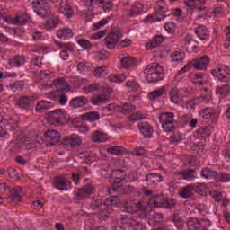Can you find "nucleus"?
I'll list each match as a JSON object with an SVG mask.
<instances>
[{"label":"nucleus","instance_id":"obj_38","mask_svg":"<svg viewBox=\"0 0 230 230\" xmlns=\"http://www.w3.org/2000/svg\"><path fill=\"white\" fill-rule=\"evenodd\" d=\"M30 21H31V18L26 14H23L21 16H15L13 20H12V24H18L19 26H22L23 24H26V22H30Z\"/></svg>","mask_w":230,"mask_h":230},{"label":"nucleus","instance_id":"obj_31","mask_svg":"<svg viewBox=\"0 0 230 230\" xmlns=\"http://www.w3.org/2000/svg\"><path fill=\"white\" fill-rule=\"evenodd\" d=\"M164 41V37L161 35H156L153 38L150 43L146 45V49H154V48H157L158 46H161L163 42Z\"/></svg>","mask_w":230,"mask_h":230},{"label":"nucleus","instance_id":"obj_64","mask_svg":"<svg viewBox=\"0 0 230 230\" xmlns=\"http://www.w3.org/2000/svg\"><path fill=\"white\" fill-rule=\"evenodd\" d=\"M181 141H182V133L177 132L171 137V143H181Z\"/></svg>","mask_w":230,"mask_h":230},{"label":"nucleus","instance_id":"obj_7","mask_svg":"<svg viewBox=\"0 0 230 230\" xmlns=\"http://www.w3.org/2000/svg\"><path fill=\"white\" fill-rule=\"evenodd\" d=\"M187 227L189 230H208L211 227V221L209 219L199 220L197 217H191L187 222Z\"/></svg>","mask_w":230,"mask_h":230},{"label":"nucleus","instance_id":"obj_51","mask_svg":"<svg viewBox=\"0 0 230 230\" xmlns=\"http://www.w3.org/2000/svg\"><path fill=\"white\" fill-rule=\"evenodd\" d=\"M163 220H164V214L161 212H154L151 217V222H153V224H160Z\"/></svg>","mask_w":230,"mask_h":230},{"label":"nucleus","instance_id":"obj_13","mask_svg":"<svg viewBox=\"0 0 230 230\" xmlns=\"http://www.w3.org/2000/svg\"><path fill=\"white\" fill-rule=\"evenodd\" d=\"M53 186L61 191H67V186H71V181H68L67 178L64 176H58L54 178Z\"/></svg>","mask_w":230,"mask_h":230},{"label":"nucleus","instance_id":"obj_41","mask_svg":"<svg viewBox=\"0 0 230 230\" xmlns=\"http://www.w3.org/2000/svg\"><path fill=\"white\" fill-rule=\"evenodd\" d=\"M132 111H136V106L132 104L125 103L121 106L117 105V112H121V114H128Z\"/></svg>","mask_w":230,"mask_h":230},{"label":"nucleus","instance_id":"obj_24","mask_svg":"<svg viewBox=\"0 0 230 230\" xmlns=\"http://www.w3.org/2000/svg\"><path fill=\"white\" fill-rule=\"evenodd\" d=\"M208 136H211V128L208 126H204L199 128L195 133L194 137L197 139H204V137H208Z\"/></svg>","mask_w":230,"mask_h":230},{"label":"nucleus","instance_id":"obj_37","mask_svg":"<svg viewBox=\"0 0 230 230\" xmlns=\"http://www.w3.org/2000/svg\"><path fill=\"white\" fill-rule=\"evenodd\" d=\"M165 93H166V87L162 86L157 90L150 92L148 94V98L149 100H153V101L157 100V98H161V96H163V94H164Z\"/></svg>","mask_w":230,"mask_h":230},{"label":"nucleus","instance_id":"obj_32","mask_svg":"<svg viewBox=\"0 0 230 230\" xmlns=\"http://www.w3.org/2000/svg\"><path fill=\"white\" fill-rule=\"evenodd\" d=\"M111 177L118 184H119V182L125 181L127 173L123 170L117 169L112 171Z\"/></svg>","mask_w":230,"mask_h":230},{"label":"nucleus","instance_id":"obj_35","mask_svg":"<svg viewBox=\"0 0 230 230\" xmlns=\"http://www.w3.org/2000/svg\"><path fill=\"white\" fill-rule=\"evenodd\" d=\"M106 152L111 155H123L125 154V147L123 146H114L108 147Z\"/></svg>","mask_w":230,"mask_h":230},{"label":"nucleus","instance_id":"obj_26","mask_svg":"<svg viewBox=\"0 0 230 230\" xmlns=\"http://www.w3.org/2000/svg\"><path fill=\"white\" fill-rule=\"evenodd\" d=\"M93 190H94V187L91 184H86L83 189L79 190L77 192L79 200H83L85 197H89V195L93 193Z\"/></svg>","mask_w":230,"mask_h":230},{"label":"nucleus","instance_id":"obj_45","mask_svg":"<svg viewBox=\"0 0 230 230\" xmlns=\"http://www.w3.org/2000/svg\"><path fill=\"white\" fill-rule=\"evenodd\" d=\"M58 16H50V18L47 21L46 29L53 30L56 26H58Z\"/></svg>","mask_w":230,"mask_h":230},{"label":"nucleus","instance_id":"obj_21","mask_svg":"<svg viewBox=\"0 0 230 230\" xmlns=\"http://www.w3.org/2000/svg\"><path fill=\"white\" fill-rule=\"evenodd\" d=\"M188 13H192L195 8H201L202 4H206V0H189L185 2Z\"/></svg>","mask_w":230,"mask_h":230},{"label":"nucleus","instance_id":"obj_60","mask_svg":"<svg viewBox=\"0 0 230 230\" xmlns=\"http://www.w3.org/2000/svg\"><path fill=\"white\" fill-rule=\"evenodd\" d=\"M213 109L211 108H205L199 111V116L203 118V119H209V116Z\"/></svg>","mask_w":230,"mask_h":230},{"label":"nucleus","instance_id":"obj_48","mask_svg":"<svg viewBox=\"0 0 230 230\" xmlns=\"http://www.w3.org/2000/svg\"><path fill=\"white\" fill-rule=\"evenodd\" d=\"M171 57L172 58V62H182V60H184V58H186V54L184 52L176 50V51L172 52Z\"/></svg>","mask_w":230,"mask_h":230},{"label":"nucleus","instance_id":"obj_30","mask_svg":"<svg viewBox=\"0 0 230 230\" xmlns=\"http://www.w3.org/2000/svg\"><path fill=\"white\" fill-rule=\"evenodd\" d=\"M53 107V103L49 101H39L36 104V111L38 112H46V111H49Z\"/></svg>","mask_w":230,"mask_h":230},{"label":"nucleus","instance_id":"obj_4","mask_svg":"<svg viewBox=\"0 0 230 230\" xmlns=\"http://www.w3.org/2000/svg\"><path fill=\"white\" fill-rule=\"evenodd\" d=\"M121 39H123V30L119 27H112L102 42L107 49H114L116 44H118Z\"/></svg>","mask_w":230,"mask_h":230},{"label":"nucleus","instance_id":"obj_6","mask_svg":"<svg viewBox=\"0 0 230 230\" xmlns=\"http://www.w3.org/2000/svg\"><path fill=\"white\" fill-rule=\"evenodd\" d=\"M32 8L37 15H40V17H43L44 19L51 15L49 3L46 0H34L32 2Z\"/></svg>","mask_w":230,"mask_h":230},{"label":"nucleus","instance_id":"obj_16","mask_svg":"<svg viewBox=\"0 0 230 230\" xmlns=\"http://www.w3.org/2000/svg\"><path fill=\"white\" fill-rule=\"evenodd\" d=\"M63 145L72 146V148H75V146H80V145H82V137L76 134H73L63 140Z\"/></svg>","mask_w":230,"mask_h":230},{"label":"nucleus","instance_id":"obj_62","mask_svg":"<svg viewBox=\"0 0 230 230\" xmlns=\"http://www.w3.org/2000/svg\"><path fill=\"white\" fill-rule=\"evenodd\" d=\"M164 30L167 33H173L175 31V23L173 22H168L164 25Z\"/></svg>","mask_w":230,"mask_h":230},{"label":"nucleus","instance_id":"obj_29","mask_svg":"<svg viewBox=\"0 0 230 230\" xmlns=\"http://www.w3.org/2000/svg\"><path fill=\"white\" fill-rule=\"evenodd\" d=\"M11 67H21L26 64V58L24 56H15L9 60Z\"/></svg>","mask_w":230,"mask_h":230},{"label":"nucleus","instance_id":"obj_28","mask_svg":"<svg viewBox=\"0 0 230 230\" xmlns=\"http://www.w3.org/2000/svg\"><path fill=\"white\" fill-rule=\"evenodd\" d=\"M194 190L195 187H193V185H187L179 191V196L181 197V199H190L193 197Z\"/></svg>","mask_w":230,"mask_h":230},{"label":"nucleus","instance_id":"obj_56","mask_svg":"<svg viewBox=\"0 0 230 230\" xmlns=\"http://www.w3.org/2000/svg\"><path fill=\"white\" fill-rule=\"evenodd\" d=\"M77 43L81 48H83V49H91V48H93V43L85 39L78 40Z\"/></svg>","mask_w":230,"mask_h":230},{"label":"nucleus","instance_id":"obj_59","mask_svg":"<svg viewBox=\"0 0 230 230\" xmlns=\"http://www.w3.org/2000/svg\"><path fill=\"white\" fill-rule=\"evenodd\" d=\"M57 46L62 48L63 51H73V45L71 43H62L60 41H56Z\"/></svg>","mask_w":230,"mask_h":230},{"label":"nucleus","instance_id":"obj_8","mask_svg":"<svg viewBox=\"0 0 230 230\" xmlns=\"http://www.w3.org/2000/svg\"><path fill=\"white\" fill-rule=\"evenodd\" d=\"M146 206H148V202L146 203L145 201H138L134 203L132 201L125 202L123 208L127 213H137V211H146Z\"/></svg>","mask_w":230,"mask_h":230},{"label":"nucleus","instance_id":"obj_55","mask_svg":"<svg viewBox=\"0 0 230 230\" xmlns=\"http://www.w3.org/2000/svg\"><path fill=\"white\" fill-rule=\"evenodd\" d=\"M125 80H127V75H125V74H121L119 75H113V76L109 77V81L113 83V84L125 82Z\"/></svg>","mask_w":230,"mask_h":230},{"label":"nucleus","instance_id":"obj_33","mask_svg":"<svg viewBox=\"0 0 230 230\" xmlns=\"http://www.w3.org/2000/svg\"><path fill=\"white\" fill-rule=\"evenodd\" d=\"M194 33L198 35L199 39L200 40H206L208 37H209V31L204 27V26H199L194 30Z\"/></svg>","mask_w":230,"mask_h":230},{"label":"nucleus","instance_id":"obj_58","mask_svg":"<svg viewBox=\"0 0 230 230\" xmlns=\"http://www.w3.org/2000/svg\"><path fill=\"white\" fill-rule=\"evenodd\" d=\"M140 119H145V115L141 114V112H136L129 118L131 123H136V121H140Z\"/></svg>","mask_w":230,"mask_h":230},{"label":"nucleus","instance_id":"obj_9","mask_svg":"<svg viewBox=\"0 0 230 230\" xmlns=\"http://www.w3.org/2000/svg\"><path fill=\"white\" fill-rule=\"evenodd\" d=\"M84 3L87 8L94 4H102L103 12H111L114 8V0H84Z\"/></svg>","mask_w":230,"mask_h":230},{"label":"nucleus","instance_id":"obj_25","mask_svg":"<svg viewBox=\"0 0 230 230\" xmlns=\"http://www.w3.org/2000/svg\"><path fill=\"white\" fill-rule=\"evenodd\" d=\"M100 119V113L98 111H90L80 116L81 121H98Z\"/></svg>","mask_w":230,"mask_h":230},{"label":"nucleus","instance_id":"obj_20","mask_svg":"<svg viewBox=\"0 0 230 230\" xmlns=\"http://www.w3.org/2000/svg\"><path fill=\"white\" fill-rule=\"evenodd\" d=\"M210 60L209 57L202 56L199 59L194 60V69H197L198 71H205V69H208Z\"/></svg>","mask_w":230,"mask_h":230},{"label":"nucleus","instance_id":"obj_47","mask_svg":"<svg viewBox=\"0 0 230 230\" xmlns=\"http://www.w3.org/2000/svg\"><path fill=\"white\" fill-rule=\"evenodd\" d=\"M42 57H37L31 61V69H40L42 67Z\"/></svg>","mask_w":230,"mask_h":230},{"label":"nucleus","instance_id":"obj_50","mask_svg":"<svg viewBox=\"0 0 230 230\" xmlns=\"http://www.w3.org/2000/svg\"><path fill=\"white\" fill-rule=\"evenodd\" d=\"M143 8H144L143 4H141V3H137V4H135L131 7V10H130L131 13H130V15H131L132 17H134V16H136V15H139V13H140V12H143Z\"/></svg>","mask_w":230,"mask_h":230},{"label":"nucleus","instance_id":"obj_23","mask_svg":"<svg viewBox=\"0 0 230 230\" xmlns=\"http://www.w3.org/2000/svg\"><path fill=\"white\" fill-rule=\"evenodd\" d=\"M195 169H186L182 171H176L175 175H181L184 181H193L195 179Z\"/></svg>","mask_w":230,"mask_h":230},{"label":"nucleus","instance_id":"obj_44","mask_svg":"<svg viewBox=\"0 0 230 230\" xmlns=\"http://www.w3.org/2000/svg\"><path fill=\"white\" fill-rule=\"evenodd\" d=\"M31 103V99H30L28 96H22L17 101V105L20 106L21 109H26L27 107H30Z\"/></svg>","mask_w":230,"mask_h":230},{"label":"nucleus","instance_id":"obj_39","mask_svg":"<svg viewBox=\"0 0 230 230\" xmlns=\"http://www.w3.org/2000/svg\"><path fill=\"white\" fill-rule=\"evenodd\" d=\"M92 139L94 143H104V141H107V134L102 131H95L92 135Z\"/></svg>","mask_w":230,"mask_h":230},{"label":"nucleus","instance_id":"obj_36","mask_svg":"<svg viewBox=\"0 0 230 230\" xmlns=\"http://www.w3.org/2000/svg\"><path fill=\"white\" fill-rule=\"evenodd\" d=\"M91 102L93 105H103L109 102V97L106 94L94 95Z\"/></svg>","mask_w":230,"mask_h":230},{"label":"nucleus","instance_id":"obj_43","mask_svg":"<svg viewBox=\"0 0 230 230\" xmlns=\"http://www.w3.org/2000/svg\"><path fill=\"white\" fill-rule=\"evenodd\" d=\"M120 62L123 67L126 68L134 67V66H136V59L132 57H124Z\"/></svg>","mask_w":230,"mask_h":230},{"label":"nucleus","instance_id":"obj_63","mask_svg":"<svg viewBox=\"0 0 230 230\" xmlns=\"http://www.w3.org/2000/svg\"><path fill=\"white\" fill-rule=\"evenodd\" d=\"M172 222L176 226L178 229H182L184 227V223L182 222V219L180 217H173L172 218Z\"/></svg>","mask_w":230,"mask_h":230},{"label":"nucleus","instance_id":"obj_5","mask_svg":"<svg viewBox=\"0 0 230 230\" xmlns=\"http://www.w3.org/2000/svg\"><path fill=\"white\" fill-rule=\"evenodd\" d=\"M159 121L164 132L175 130V114L173 112H163L159 115Z\"/></svg>","mask_w":230,"mask_h":230},{"label":"nucleus","instance_id":"obj_19","mask_svg":"<svg viewBox=\"0 0 230 230\" xmlns=\"http://www.w3.org/2000/svg\"><path fill=\"white\" fill-rule=\"evenodd\" d=\"M87 103H89V99H87V97L77 96V97H74L73 99H71L70 107H72V109H80V108L87 105Z\"/></svg>","mask_w":230,"mask_h":230},{"label":"nucleus","instance_id":"obj_49","mask_svg":"<svg viewBox=\"0 0 230 230\" xmlns=\"http://www.w3.org/2000/svg\"><path fill=\"white\" fill-rule=\"evenodd\" d=\"M126 87L130 93H136L139 89V84L133 79L126 83Z\"/></svg>","mask_w":230,"mask_h":230},{"label":"nucleus","instance_id":"obj_52","mask_svg":"<svg viewBox=\"0 0 230 230\" xmlns=\"http://www.w3.org/2000/svg\"><path fill=\"white\" fill-rule=\"evenodd\" d=\"M107 75H109V72L107 71V66L98 67L94 71V76L96 78H102L103 76H107Z\"/></svg>","mask_w":230,"mask_h":230},{"label":"nucleus","instance_id":"obj_15","mask_svg":"<svg viewBox=\"0 0 230 230\" xmlns=\"http://www.w3.org/2000/svg\"><path fill=\"white\" fill-rule=\"evenodd\" d=\"M45 139L49 145H57L60 141V133L55 129L45 132Z\"/></svg>","mask_w":230,"mask_h":230},{"label":"nucleus","instance_id":"obj_11","mask_svg":"<svg viewBox=\"0 0 230 230\" xmlns=\"http://www.w3.org/2000/svg\"><path fill=\"white\" fill-rule=\"evenodd\" d=\"M155 10L157 13V17L155 19V21H163L164 19H166V17H168V5H166V4L164 3V1L160 0L156 3V5L155 7Z\"/></svg>","mask_w":230,"mask_h":230},{"label":"nucleus","instance_id":"obj_22","mask_svg":"<svg viewBox=\"0 0 230 230\" xmlns=\"http://www.w3.org/2000/svg\"><path fill=\"white\" fill-rule=\"evenodd\" d=\"M59 12L63 15H65L67 19H71L73 15H75V13L73 12V7L67 4V1L61 2Z\"/></svg>","mask_w":230,"mask_h":230},{"label":"nucleus","instance_id":"obj_27","mask_svg":"<svg viewBox=\"0 0 230 230\" xmlns=\"http://www.w3.org/2000/svg\"><path fill=\"white\" fill-rule=\"evenodd\" d=\"M190 14L193 15L196 21H199V19H206L208 17V10L205 7H198L192 10V13Z\"/></svg>","mask_w":230,"mask_h":230},{"label":"nucleus","instance_id":"obj_42","mask_svg":"<svg viewBox=\"0 0 230 230\" xmlns=\"http://www.w3.org/2000/svg\"><path fill=\"white\" fill-rule=\"evenodd\" d=\"M216 94H219L220 96H227V94H230V83L217 86L216 88Z\"/></svg>","mask_w":230,"mask_h":230},{"label":"nucleus","instance_id":"obj_54","mask_svg":"<svg viewBox=\"0 0 230 230\" xmlns=\"http://www.w3.org/2000/svg\"><path fill=\"white\" fill-rule=\"evenodd\" d=\"M119 199L118 198V196H111L105 199L104 206H106V208H109L111 206H116V204H119Z\"/></svg>","mask_w":230,"mask_h":230},{"label":"nucleus","instance_id":"obj_34","mask_svg":"<svg viewBox=\"0 0 230 230\" xmlns=\"http://www.w3.org/2000/svg\"><path fill=\"white\" fill-rule=\"evenodd\" d=\"M57 35L58 39H63L64 40H66L73 37V30L69 28H61L58 31Z\"/></svg>","mask_w":230,"mask_h":230},{"label":"nucleus","instance_id":"obj_17","mask_svg":"<svg viewBox=\"0 0 230 230\" xmlns=\"http://www.w3.org/2000/svg\"><path fill=\"white\" fill-rule=\"evenodd\" d=\"M164 178L159 172H151L146 176V181L148 182L150 186H157L159 182H163Z\"/></svg>","mask_w":230,"mask_h":230},{"label":"nucleus","instance_id":"obj_57","mask_svg":"<svg viewBox=\"0 0 230 230\" xmlns=\"http://www.w3.org/2000/svg\"><path fill=\"white\" fill-rule=\"evenodd\" d=\"M84 93H96V91H100V84H93L89 86L84 88Z\"/></svg>","mask_w":230,"mask_h":230},{"label":"nucleus","instance_id":"obj_18","mask_svg":"<svg viewBox=\"0 0 230 230\" xmlns=\"http://www.w3.org/2000/svg\"><path fill=\"white\" fill-rule=\"evenodd\" d=\"M53 85H55L58 91H62L64 93H69L71 91V86L66 82L64 77H59L53 81Z\"/></svg>","mask_w":230,"mask_h":230},{"label":"nucleus","instance_id":"obj_61","mask_svg":"<svg viewBox=\"0 0 230 230\" xmlns=\"http://www.w3.org/2000/svg\"><path fill=\"white\" fill-rule=\"evenodd\" d=\"M72 123L75 128H84V130H89V127L87 125L81 123L80 119H75Z\"/></svg>","mask_w":230,"mask_h":230},{"label":"nucleus","instance_id":"obj_46","mask_svg":"<svg viewBox=\"0 0 230 230\" xmlns=\"http://www.w3.org/2000/svg\"><path fill=\"white\" fill-rule=\"evenodd\" d=\"M230 174L228 172H217L216 182H229Z\"/></svg>","mask_w":230,"mask_h":230},{"label":"nucleus","instance_id":"obj_14","mask_svg":"<svg viewBox=\"0 0 230 230\" xmlns=\"http://www.w3.org/2000/svg\"><path fill=\"white\" fill-rule=\"evenodd\" d=\"M137 128L146 139H150L154 134V128L148 122H140L137 124Z\"/></svg>","mask_w":230,"mask_h":230},{"label":"nucleus","instance_id":"obj_3","mask_svg":"<svg viewBox=\"0 0 230 230\" xmlns=\"http://www.w3.org/2000/svg\"><path fill=\"white\" fill-rule=\"evenodd\" d=\"M0 191H9L10 196L7 197V202L12 206H17L22 200V189L21 187L12 188L6 183H0Z\"/></svg>","mask_w":230,"mask_h":230},{"label":"nucleus","instance_id":"obj_40","mask_svg":"<svg viewBox=\"0 0 230 230\" xmlns=\"http://www.w3.org/2000/svg\"><path fill=\"white\" fill-rule=\"evenodd\" d=\"M217 171L211 170V168H203L200 172V175L204 179H217Z\"/></svg>","mask_w":230,"mask_h":230},{"label":"nucleus","instance_id":"obj_10","mask_svg":"<svg viewBox=\"0 0 230 230\" xmlns=\"http://www.w3.org/2000/svg\"><path fill=\"white\" fill-rule=\"evenodd\" d=\"M212 75L219 82L230 81V69L226 66H218L212 70Z\"/></svg>","mask_w":230,"mask_h":230},{"label":"nucleus","instance_id":"obj_2","mask_svg":"<svg viewBox=\"0 0 230 230\" xmlns=\"http://www.w3.org/2000/svg\"><path fill=\"white\" fill-rule=\"evenodd\" d=\"M175 199L172 198H164L163 194L154 195L147 201V206L149 208H165L167 209L175 208Z\"/></svg>","mask_w":230,"mask_h":230},{"label":"nucleus","instance_id":"obj_53","mask_svg":"<svg viewBox=\"0 0 230 230\" xmlns=\"http://www.w3.org/2000/svg\"><path fill=\"white\" fill-rule=\"evenodd\" d=\"M170 98L172 103H179L181 97L179 96V91L176 88H172L170 92Z\"/></svg>","mask_w":230,"mask_h":230},{"label":"nucleus","instance_id":"obj_1","mask_svg":"<svg viewBox=\"0 0 230 230\" xmlns=\"http://www.w3.org/2000/svg\"><path fill=\"white\" fill-rule=\"evenodd\" d=\"M144 74L149 84H155V82H159L164 78V70L159 63L147 65L144 70Z\"/></svg>","mask_w":230,"mask_h":230},{"label":"nucleus","instance_id":"obj_12","mask_svg":"<svg viewBox=\"0 0 230 230\" xmlns=\"http://www.w3.org/2000/svg\"><path fill=\"white\" fill-rule=\"evenodd\" d=\"M62 118H64V111L61 110H55L49 112L47 121L49 125H58V123H61Z\"/></svg>","mask_w":230,"mask_h":230}]
</instances>
